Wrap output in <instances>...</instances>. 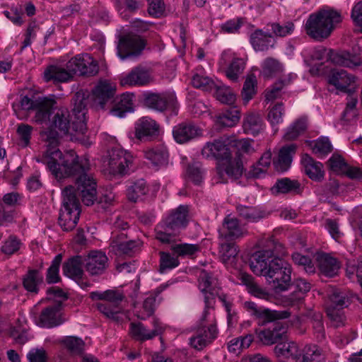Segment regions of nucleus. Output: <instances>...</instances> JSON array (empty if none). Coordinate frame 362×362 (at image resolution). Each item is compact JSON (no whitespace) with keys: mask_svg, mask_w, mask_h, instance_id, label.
Wrapping results in <instances>:
<instances>
[{"mask_svg":"<svg viewBox=\"0 0 362 362\" xmlns=\"http://www.w3.org/2000/svg\"><path fill=\"white\" fill-rule=\"evenodd\" d=\"M42 136L47 150L37 161L45 164L56 178L74 177L76 189L72 187L76 198L80 197L86 206L93 205L97 199V183L90 172L88 160L73 154L63 156L57 148L59 134L55 129L45 132Z\"/></svg>","mask_w":362,"mask_h":362,"instance_id":"obj_1","label":"nucleus"},{"mask_svg":"<svg viewBox=\"0 0 362 362\" xmlns=\"http://www.w3.org/2000/svg\"><path fill=\"white\" fill-rule=\"evenodd\" d=\"M74 100L71 115L66 108L57 110L52 119V127L64 134H69L71 139H79L87 131L86 103L83 95L78 93Z\"/></svg>","mask_w":362,"mask_h":362,"instance_id":"obj_2","label":"nucleus"},{"mask_svg":"<svg viewBox=\"0 0 362 362\" xmlns=\"http://www.w3.org/2000/svg\"><path fill=\"white\" fill-rule=\"evenodd\" d=\"M253 265L250 269L257 276H264L276 292L288 291L292 284L291 264L284 258H274L269 262Z\"/></svg>","mask_w":362,"mask_h":362,"instance_id":"obj_3","label":"nucleus"},{"mask_svg":"<svg viewBox=\"0 0 362 362\" xmlns=\"http://www.w3.org/2000/svg\"><path fill=\"white\" fill-rule=\"evenodd\" d=\"M341 21L342 16L339 11L332 8H323L309 16L305 30L309 37L322 41L331 35L335 25Z\"/></svg>","mask_w":362,"mask_h":362,"instance_id":"obj_4","label":"nucleus"},{"mask_svg":"<svg viewBox=\"0 0 362 362\" xmlns=\"http://www.w3.org/2000/svg\"><path fill=\"white\" fill-rule=\"evenodd\" d=\"M217 336L218 329L214 313L208 310H204L199 325L189 338L188 344L191 348L202 351L211 344Z\"/></svg>","mask_w":362,"mask_h":362,"instance_id":"obj_5","label":"nucleus"},{"mask_svg":"<svg viewBox=\"0 0 362 362\" xmlns=\"http://www.w3.org/2000/svg\"><path fill=\"white\" fill-rule=\"evenodd\" d=\"M92 300H101L104 302L95 304L97 309L106 317L119 322V315L123 313L122 303L124 299L123 293L117 290H107L104 292L93 291L90 293Z\"/></svg>","mask_w":362,"mask_h":362,"instance_id":"obj_6","label":"nucleus"},{"mask_svg":"<svg viewBox=\"0 0 362 362\" xmlns=\"http://www.w3.org/2000/svg\"><path fill=\"white\" fill-rule=\"evenodd\" d=\"M62 196L63 206L60 210L58 223L63 230L69 231L76 227L79 219L80 203L72 185H68L64 189Z\"/></svg>","mask_w":362,"mask_h":362,"instance_id":"obj_7","label":"nucleus"},{"mask_svg":"<svg viewBox=\"0 0 362 362\" xmlns=\"http://www.w3.org/2000/svg\"><path fill=\"white\" fill-rule=\"evenodd\" d=\"M262 248L255 252L250 260V267L269 262L274 258H283L287 255L284 245L274 236L264 238L260 243Z\"/></svg>","mask_w":362,"mask_h":362,"instance_id":"obj_8","label":"nucleus"},{"mask_svg":"<svg viewBox=\"0 0 362 362\" xmlns=\"http://www.w3.org/2000/svg\"><path fill=\"white\" fill-rule=\"evenodd\" d=\"M108 165L113 175H125L133 170V155L119 146L112 147L108 151Z\"/></svg>","mask_w":362,"mask_h":362,"instance_id":"obj_9","label":"nucleus"},{"mask_svg":"<svg viewBox=\"0 0 362 362\" xmlns=\"http://www.w3.org/2000/svg\"><path fill=\"white\" fill-rule=\"evenodd\" d=\"M66 68L72 79L77 74L87 76H95L99 70L98 62L88 54H78L71 58L66 64Z\"/></svg>","mask_w":362,"mask_h":362,"instance_id":"obj_10","label":"nucleus"},{"mask_svg":"<svg viewBox=\"0 0 362 362\" xmlns=\"http://www.w3.org/2000/svg\"><path fill=\"white\" fill-rule=\"evenodd\" d=\"M116 86L107 81H100L93 89L92 105L97 110H107L115 97Z\"/></svg>","mask_w":362,"mask_h":362,"instance_id":"obj_11","label":"nucleus"},{"mask_svg":"<svg viewBox=\"0 0 362 362\" xmlns=\"http://www.w3.org/2000/svg\"><path fill=\"white\" fill-rule=\"evenodd\" d=\"M245 309L257 320L259 325H264L278 320L287 319L291 313L287 310H274L263 307H258L255 303L246 301L244 303Z\"/></svg>","mask_w":362,"mask_h":362,"instance_id":"obj_12","label":"nucleus"},{"mask_svg":"<svg viewBox=\"0 0 362 362\" xmlns=\"http://www.w3.org/2000/svg\"><path fill=\"white\" fill-rule=\"evenodd\" d=\"M199 288L204 295V310L214 313L215 297L219 290L217 279L211 273L202 270L199 276Z\"/></svg>","mask_w":362,"mask_h":362,"instance_id":"obj_13","label":"nucleus"},{"mask_svg":"<svg viewBox=\"0 0 362 362\" xmlns=\"http://www.w3.org/2000/svg\"><path fill=\"white\" fill-rule=\"evenodd\" d=\"M145 42L140 36L128 34L122 36L117 45V54L122 59L137 56L144 49Z\"/></svg>","mask_w":362,"mask_h":362,"instance_id":"obj_14","label":"nucleus"},{"mask_svg":"<svg viewBox=\"0 0 362 362\" xmlns=\"http://www.w3.org/2000/svg\"><path fill=\"white\" fill-rule=\"evenodd\" d=\"M202 154L206 159L223 161L231 158L230 148L223 139H216L207 142L202 148Z\"/></svg>","mask_w":362,"mask_h":362,"instance_id":"obj_15","label":"nucleus"},{"mask_svg":"<svg viewBox=\"0 0 362 362\" xmlns=\"http://www.w3.org/2000/svg\"><path fill=\"white\" fill-rule=\"evenodd\" d=\"M83 264L86 272L90 275H101L108 267V257L101 251H90L84 258Z\"/></svg>","mask_w":362,"mask_h":362,"instance_id":"obj_16","label":"nucleus"},{"mask_svg":"<svg viewBox=\"0 0 362 362\" xmlns=\"http://www.w3.org/2000/svg\"><path fill=\"white\" fill-rule=\"evenodd\" d=\"M153 328L152 329H148L141 322H132L130 324L129 332L136 340L141 341L150 340L161 334L164 330L162 323L158 320L154 319L153 320Z\"/></svg>","mask_w":362,"mask_h":362,"instance_id":"obj_17","label":"nucleus"},{"mask_svg":"<svg viewBox=\"0 0 362 362\" xmlns=\"http://www.w3.org/2000/svg\"><path fill=\"white\" fill-rule=\"evenodd\" d=\"M274 352L279 362H301L302 355L296 343L293 341H284L278 343L274 348Z\"/></svg>","mask_w":362,"mask_h":362,"instance_id":"obj_18","label":"nucleus"},{"mask_svg":"<svg viewBox=\"0 0 362 362\" xmlns=\"http://www.w3.org/2000/svg\"><path fill=\"white\" fill-rule=\"evenodd\" d=\"M218 233L219 237L223 240L229 241L243 237L247 233V230L240 226L237 218L229 215L224 218Z\"/></svg>","mask_w":362,"mask_h":362,"instance_id":"obj_19","label":"nucleus"},{"mask_svg":"<svg viewBox=\"0 0 362 362\" xmlns=\"http://www.w3.org/2000/svg\"><path fill=\"white\" fill-rule=\"evenodd\" d=\"M202 129L191 122H182L173 128V134L179 144H184L200 136Z\"/></svg>","mask_w":362,"mask_h":362,"instance_id":"obj_20","label":"nucleus"},{"mask_svg":"<svg viewBox=\"0 0 362 362\" xmlns=\"http://www.w3.org/2000/svg\"><path fill=\"white\" fill-rule=\"evenodd\" d=\"M62 303L57 302L43 309L39 317L42 327L48 328L57 327L64 322L62 317Z\"/></svg>","mask_w":362,"mask_h":362,"instance_id":"obj_21","label":"nucleus"},{"mask_svg":"<svg viewBox=\"0 0 362 362\" xmlns=\"http://www.w3.org/2000/svg\"><path fill=\"white\" fill-rule=\"evenodd\" d=\"M328 61L333 64L354 69L362 64V61L356 54L346 51L329 49Z\"/></svg>","mask_w":362,"mask_h":362,"instance_id":"obj_22","label":"nucleus"},{"mask_svg":"<svg viewBox=\"0 0 362 362\" xmlns=\"http://www.w3.org/2000/svg\"><path fill=\"white\" fill-rule=\"evenodd\" d=\"M158 124L148 117H143L135 123V138L141 141H146L149 138L158 134Z\"/></svg>","mask_w":362,"mask_h":362,"instance_id":"obj_23","label":"nucleus"},{"mask_svg":"<svg viewBox=\"0 0 362 362\" xmlns=\"http://www.w3.org/2000/svg\"><path fill=\"white\" fill-rule=\"evenodd\" d=\"M176 100L173 95L148 93L144 95V104L146 107L162 112L168 107H175Z\"/></svg>","mask_w":362,"mask_h":362,"instance_id":"obj_24","label":"nucleus"},{"mask_svg":"<svg viewBox=\"0 0 362 362\" xmlns=\"http://www.w3.org/2000/svg\"><path fill=\"white\" fill-rule=\"evenodd\" d=\"M56 101L50 98H35V105L33 111L35 112V121L38 124L47 123L49 119L51 113L56 109Z\"/></svg>","mask_w":362,"mask_h":362,"instance_id":"obj_25","label":"nucleus"},{"mask_svg":"<svg viewBox=\"0 0 362 362\" xmlns=\"http://www.w3.org/2000/svg\"><path fill=\"white\" fill-rule=\"evenodd\" d=\"M132 93H123L119 96L114 98L112 101L110 112V113L118 117H124L127 112L134 110Z\"/></svg>","mask_w":362,"mask_h":362,"instance_id":"obj_26","label":"nucleus"},{"mask_svg":"<svg viewBox=\"0 0 362 362\" xmlns=\"http://www.w3.org/2000/svg\"><path fill=\"white\" fill-rule=\"evenodd\" d=\"M286 328L279 323H275L272 327L260 330L257 335L259 341L265 345L280 343L286 337Z\"/></svg>","mask_w":362,"mask_h":362,"instance_id":"obj_27","label":"nucleus"},{"mask_svg":"<svg viewBox=\"0 0 362 362\" xmlns=\"http://www.w3.org/2000/svg\"><path fill=\"white\" fill-rule=\"evenodd\" d=\"M226 163H223L217 168L218 175L221 182H226L227 180L224 178L225 175L232 180H235L241 177L243 173V163L239 159L231 160L230 158L226 160Z\"/></svg>","mask_w":362,"mask_h":362,"instance_id":"obj_28","label":"nucleus"},{"mask_svg":"<svg viewBox=\"0 0 362 362\" xmlns=\"http://www.w3.org/2000/svg\"><path fill=\"white\" fill-rule=\"evenodd\" d=\"M180 230L172 224H169L166 219L159 223L156 228V238L163 244H168L172 246L175 243L177 238L180 233Z\"/></svg>","mask_w":362,"mask_h":362,"instance_id":"obj_29","label":"nucleus"},{"mask_svg":"<svg viewBox=\"0 0 362 362\" xmlns=\"http://www.w3.org/2000/svg\"><path fill=\"white\" fill-rule=\"evenodd\" d=\"M301 163L305 173L310 179L315 182H321L324 179L325 170L322 163L314 160L308 154L303 155Z\"/></svg>","mask_w":362,"mask_h":362,"instance_id":"obj_30","label":"nucleus"},{"mask_svg":"<svg viewBox=\"0 0 362 362\" xmlns=\"http://www.w3.org/2000/svg\"><path fill=\"white\" fill-rule=\"evenodd\" d=\"M316 261L320 273L324 276L333 277L337 274L340 264L336 258L326 253H319Z\"/></svg>","mask_w":362,"mask_h":362,"instance_id":"obj_31","label":"nucleus"},{"mask_svg":"<svg viewBox=\"0 0 362 362\" xmlns=\"http://www.w3.org/2000/svg\"><path fill=\"white\" fill-rule=\"evenodd\" d=\"M271 33L264 32L262 29H256L250 35V42L256 52H265L270 47H274V43L272 39Z\"/></svg>","mask_w":362,"mask_h":362,"instance_id":"obj_32","label":"nucleus"},{"mask_svg":"<svg viewBox=\"0 0 362 362\" xmlns=\"http://www.w3.org/2000/svg\"><path fill=\"white\" fill-rule=\"evenodd\" d=\"M355 76L344 69L332 70L329 76V83L337 90L347 92L348 88L355 82Z\"/></svg>","mask_w":362,"mask_h":362,"instance_id":"obj_33","label":"nucleus"},{"mask_svg":"<svg viewBox=\"0 0 362 362\" xmlns=\"http://www.w3.org/2000/svg\"><path fill=\"white\" fill-rule=\"evenodd\" d=\"M144 157L156 169L165 166L168 163V151L163 145H159L144 151Z\"/></svg>","mask_w":362,"mask_h":362,"instance_id":"obj_34","label":"nucleus"},{"mask_svg":"<svg viewBox=\"0 0 362 362\" xmlns=\"http://www.w3.org/2000/svg\"><path fill=\"white\" fill-rule=\"evenodd\" d=\"M151 76L148 71L141 66L135 67L121 79L122 86H144L149 83Z\"/></svg>","mask_w":362,"mask_h":362,"instance_id":"obj_35","label":"nucleus"},{"mask_svg":"<svg viewBox=\"0 0 362 362\" xmlns=\"http://www.w3.org/2000/svg\"><path fill=\"white\" fill-rule=\"evenodd\" d=\"M149 192V187L144 179H139L129 183L127 188V196L129 201L136 202L143 200Z\"/></svg>","mask_w":362,"mask_h":362,"instance_id":"obj_36","label":"nucleus"},{"mask_svg":"<svg viewBox=\"0 0 362 362\" xmlns=\"http://www.w3.org/2000/svg\"><path fill=\"white\" fill-rule=\"evenodd\" d=\"M44 79L45 81L57 83H67L72 80L70 74L66 66L51 65L44 71Z\"/></svg>","mask_w":362,"mask_h":362,"instance_id":"obj_37","label":"nucleus"},{"mask_svg":"<svg viewBox=\"0 0 362 362\" xmlns=\"http://www.w3.org/2000/svg\"><path fill=\"white\" fill-rule=\"evenodd\" d=\"M296 145L292 144L283 146L279 153L276 160H274V165L278 171H286L288 169L292 161V156L295 153Z\"/></svg>","mask_w":362,"mask_h":362,"instance_id":"obj_38","label":"nucleus"},{"mask_svg":"<svg viewBox=\"0 0 362 362\" xmlns=\"http://www.w3.org/2000/svg\"><path fill=\"white\" fill-rule=\"evenodd\" d=\"M357 296L349 291L334 289L329 295V304L328 306H334L336 308L343 309L347 307Z\"/></svg>","mask_w":362,"mask_h":362,"instance_id":"obj_39","label":"nucleus"},{"mask_svg":"<svg viewBox=\"0 0 362 362\" xmlns=\"http://www.w3.org/2000/svg\"><path fill=\"white\" fill-rule=\"evenodd\" d=\"M83 263V261L81 256H75L70 258L63 264V274L75 280L81 279L83 274V271L81 268Z\"/></svg>","mask_w":362,"mask_h":362,"instance_id":"obj_40","label":"nucleus"},{"mask_svg":"<svg viewBox=\"0 0 362 362\" xmlns=\"http://www.w3.org/2000/svg\"><path fill=\"white\" fill-rule=\"evenodd\" d=\"M240 279L247 286L248 292L255 297L264 300H269L272 297V295L266 288L261 287L255 282L254 278L251 275L243 273L240 274Z\"/></svg>","mask_w":362,"mask_h":362,"instance_id":"obj_41","label":"nucleus"},{"mask_svg":"<svg viewBox=\"0 0 362 362\" xmlns=\"http://www.w3.org/2000/svg\"><path fill=\"white\" fill-rule=\"evenodd\" d=\"M243 127L246 134L256 136L264 130V124L259 114L252 112L244 118Z\"/></svg>","mask_w":362,"mask_h":362,"instance_id":"obj_42","label":"nucleus"},{"mask_svg":"<svg viewBox=\"0 0 362 362\" xmlns=\"http://www.w3.org/2000/svg\"><path fill=\"white\" fill-rule=\"evenodd\" d=\"M43 283V276L37 269H29L23 278L24 288L35 294L39 291L40 286Z\"/></svg>","mask_w":362,"mask_h":362,"instance_id":"obj_43","label":"nucleus"},{"mask_svg":"<svg viewBox=\"0 0 362 362\" xmlns=\"http://www.w3.org/2000/svg\"><path fill=\"white\" fill-rule=\"evenodd\" d=\"M188 212L187 205H180L176 209L172 211L165 219L168 221L169 224L173 225L180 230L185 228L188 223Z\"/></svg>","mask_w":362,"mask_h":362,"instance_id":"obj_44","label":"nucleus"},{"mask_svg":"<svg viewBox=\"0 0 362 362\" xmlns=\"http://www.w3.org/2000/svg\"><path fill=\"white\" fill-rule=\"evenodd\" d=\"M236 211L238 216L248 223H256L265 217V213L257 207L238 205Z\"/></svg>","mask_w":362,"mask_h":362,"instance_id":"obj_45","label":"nucleus"},{"mask_svg":"<svg viewBox=\"0 0 362 362\" xmlns=\"http://www.w3.org/2000/svg\"><path fill=\"white\" fill-rule=\"evenodd\" d=\"M170 249L173 254L177 257L195 258L197 253L201 252V246L199 244L174 243Z\"/></svg>","mask_w":362,"mask_h":362,"instance_id":"obj_46","label":"nucleus"},{"mask_svg":"<svg viewBox=\"0 0 362 362\" xmlns=\"http://www.w3.org/2000/svg\"><path fill=\"white\" fill-rule=\"evenodd\" d=\"M168 283L160 285L154 291H151L143 302V308L148 315H151L154 312L156 301L160 303L162 298L159 295L169 286Z\"/></svg>","mask_w":362,"mask_h":362,"instance_id":"obj_47","label":"nucleus"},{"mask_svg":"<svg viewBox=\"0 0 362 362\" xmlns=\"http://www.w3.org/2000/svg\"><path fill=\"white\" fill-rule=\"evenodd\" d=\"M300 186V185L297 180L284 177L276 180L272 191L274 194L298 192Z\"/></svg>","mask_w":362,"mask_h":362,"instance_id":"obj_48","label":"nucleus"},{"mask_svg":"<svg viewBox=\"0 0 362 362\" xmlns=\"http://www.w3.org/2000/svg\"><path fill=\"white\" fill-rule=\"evenodd\" d=\"M240 118L239 110L236 107L226 109L217 117V123L225 127L235 126Z\"/></svg>","mask_w":362,"mask_h":362,"instance_id":"obj_49","label":"nucleus"},{"mask_svg":"<svg viewBox=\"0 0 362 362\" xmlns=\"http://www.w3.org/2000/svg\"><path fill=\"white\" fill-rule=\"evenodd\" d=\"M309 146L318 158H324L332 151V145L327 137H320L309 141Z\"/></svg>","mask_w":362,"mask_h":362,"instance_id":"obj_50","label":"nucleus"},{"mask_svg":"<svg viewBox=\"0 0 362 362\" xmlns=\"http://www.w3.org/2000/svg\"><path fill=\"white\" fill-rule=\"evenodd\" d=\"M257 80L255 74L247 76L243 84L241 95L245 104H247L257 93Z\"/></svg>","mask_w":362,"mask_h":362,"instance_id":"obj_51","label":"nucleus"},{"mask_svg":"<svg viewBox=\"0 0 362 362\" xmlns=\"http://www.w3.org/2000/svg\"><path fill=\"white\" fill-rule=\"evenodd\" d=\"M214 89H215L216 98L221 103L230 105L235 103L236 96L228 86L219 83H216Z\"/></svg>","mask_w":362,"mask_h":362,"instance_id":"obj_52","label":"nucleus"},{"mask_svg":"<svg viewBox=\"0 0 362 362\" xmlns=\"http://www.w3.org/2000/svg\"><path fill=\"white\" fill-rule=\"evenodd\" d=\"M296 76L293 74H290L288 78H285L275 83L270 89L265 92V100L267 102L273 101L281 96V92L284 86L291 83V81L296 78Z\"/></svg>","mask_w":362,"mask_h":362,"instance_id":"obj_53","label":"nucleus"},{"mask_svg":"<svg viewBox=\"0 0 362 362\" xmlns=\"http://www.w3.org/2000/svg\"><path fill=\"white\" fill-rule=\"evenodd\" d=\"M301 362H326L325 355L322 349L316 345H310L302 355Z\"/></svg>","mask_w":362,"mask_h":362,"instance_id":"obj_54","label":"nucleus"},{"mask_svg":"<svg viewBox=\"0 0 362 362\" xmlns=\"http://www.w3.org/2000/svg\"><path fill=\"white\" fill-rule=\"evenodd\" d=\"M307 127V121L304 118H300L295 121L287 129L284 138L290 141L296 139Z\"/></svg>","mask_w":362,"mask_h":362,"instance_id":"obj_55","label":"nucleus"},{"mask_svg":"<svg viewBox=\"0 0 362 362\" xmlns=\"http://www.w3.org/2000/svg\"><path fill=\"white\" fill-rule=\"evenodd\" d=\"M282 64L275 59L267 58L262 64V74L264 77L270 78L282 72Z\"/></svg>","mask_w":362,"mask_h":362,"instance_id":"obj_56","label":"nucleus"},{"mask_svg":"<svg viewBox=\"0 0 362 362\" xmlns=\"http://www.w3.org/2000/svg\"><path fill=\"white\" fill-rule=\"evenodd\" d=\"M22 245L21 240L18 237L11 235L3 242L1 251L4 255H12L19 251Z\"/></svg>","mask_w":362,"mask_h":362,"instance_id":"obj_57","label":"nucleus"},{"mask_svg":"<svg viewBox=\"0 0 362 362\" xmlns=\"http://www.w3.org/2000/svg\"><path fill=\"white\" fill-rule=\"evenodd\" d=\"M62 261V255L58 254L52 262L46 275V281L48 284H55L60 279L59 276V266Z\"/></svg>","mask_w":362,"mask_h":362,"instance_id":"obj_58","label":"nucleus"},{"mask_svg":"<svg viewBox=\"0 0 362 362\" xmlns=\"http://www.w3.org/2000/svg\"><path fill=\"white\" fill-rule=\"evenodd\" d=\"M160 272L161 273L165 272L168 270L173 269L177 267L180 262L177 256L175 257L169 252H160Z\"/></svg>","mask_w":362,"mask_h":362,"instance_id":"obj_59","label":"nucleus"},{"mask_svg":"<svg viewBox=\"0 0 362 362\" xmlns=\"http://www.w3.org/2000/svg\"><path fill=\"white\" fill-rule=\"evenodd\" d=\"M284 112L285 110L282 103H278L269 109L267 119L273 127L283 122Z\"/></svg>","mask_w":362,"mask_h":362,"instance_id":"obj_60","label":"nucleus"},{"mask_svg":"<svg viewBox=\"0 0 362 362\" xmlns=\"http://www.w3.org/2000/svg\"><path fill=\"white\" fill-rule=\"evenodd\" d=\"M192 84L194 88L204 91H211L216 86L215 82L211 78L198 74L193 76Z\"/></svg>","mask_w":362,"mask_h":362,"instance_id":"obj_61","label":"nucleus"},{"mask_svg":"<svg viewBox=\"0 0 362 362\" xmlns=\"http://www.w3.org/2000/svg\"><path fill=\"white\" fill-rule=\"evenodd\" d=\"M64 344L69 352L74 355L81 354L84 350V341L76 337H67L64 340Z\"/></svg>","mask_w":362,"mask_h":362,"instance_id":"obj_62","label":"nucleus"},{"mask_svg":"<svg viewBox=\"0 0 362 362\" xmlns=\"http://www.w3.org/2000/svg\"><path fill=\"white\" fill-rule=\"evenodd\" d=\"M245 69V63L240 58L234 59L226 71V76L233 81H236Z\"/></svg>","mask_w":362,"mask_h":362,"instance_id":"obj_63","label":"nucleus"},{"mask_svg":"<svg viewBox=\"0 0 362 362\" xmlns=\"http://www.w3.org/2000/svg\"><path fill=\"white\" fill-rule=\"evenodd\" d=\"M115 243V245H113V247H117V250L120 254L127 256H132L136 253L139 250L141 245L140 241L136 240H129L119 243Z\"/></svg>","mask_w":362,"mask_h":362,"instance_id":"obj_64","label":"nucleus"}]
</instances>
